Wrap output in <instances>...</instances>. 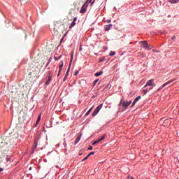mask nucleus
<instances>
[{"label": "nucleus", "instance_id": "nucleus-1", "mask_svg": "<svg viewBox=\"0 0 179 179\" xmlns=\"http://www.w3.org/2000/svg\"><path fill=\"white\" fill-rule=\"evenodd\" d=\"M71 23H69V20L64 19L59 20L55 22L54 31L55 33H64L66 31L69 27Z\"/></svg>", "mask_w": 179, "mask_h": 179}, {"label": "nucleus", "instance_id": "nucleus-2", "mask_svg": "<svg viewBox=\"0 0 179 179\" xmlns=\"http://www.w3.org/2000/svg\"><path fill=\"white\" fill-rule=\"evenodd\" d=\"M0 146V157H5L9 152V145L4 141L1 143Z\"/></svg>", "mask_w": 179, "mask_h": 179}, {"label": "nucleus", "instance_id": "nucleus-3", "mask_svg": "<svg viewBox=\"0 0 179 179\" xmlns=\"http://www.w3.org/2000/svg\"><path fill=\"white\" fill-rule=\"evenodd\" d=\"M102 107H103V104L99 105L92 113V117H96V115L99 114V112L100 111V110H101Z\"/></svg>", "mask_w": 179, "mask_h": 179}, {"label": "nucleus", "instance_id": "nucleus-4", "mask_svg": "<svg viewBox=\"0 0 179 179\" xmlns=\"http://www.w3.org/2000/svg\"><path fill=\"white\" fill-rule=\"evenodd\" d=\"M31 75H33V73L29 72V76L25 80V83L26 85H30L33 82V78H31Z\"/></svg>", "mask_w": 179, "mask_h": 179}, {"label": "nucleus", "instance_id": "nucleus-5", "mask_svg": "<svg viewBox=\"0 0 179 179\" xmlns=\"http://www.w3.org/2000/svg\"><path fill=\"white\" fill-rule=\"evenodd\" d=\"M51 80H52V73L50 72L48 76V80L45 83V85H50V83H51Z\"/></svg>", "mask_w": 179, "mask_h": 179}, {"label": "nucleus", "instance_id": "nucleus-6", "mask_svg": "<svg viewBox=\"0 0 179 179\" xmlns=\"http://www.w3.org/2000/svg\"><path fill=\"white\" fill-rule=\"evenodd\" d=\"M173 82H174V80H170L169 81L165 83L162 87L158 88V92H159V90H162L163 87H166V86H167L168 85H170V83H173Z\"/></svg>", "mask_w": 179, "mask_h": 179}, {"label": "nucleus", "instance_id": "nucleus-7", "mask_svg": "<svg viewBox=\"0 0 179 179\" xmlns=\"http://www.w3.org/2000/svg\"><path fill=\"white\" fill-rule=\"evenodd\" d=\"M154 83H155L154 79H151V80L147 81V83L144 86V89H145V87H148V86H153Z\"/></svg>", "mask_w": 179, "mask_h": 179}, {"label": "nucleus", "instance_id": "nucleus-8", "mask_svg": "<svg viewBox=\"0 0 179 179\" xmlns=\"http://www.w3.org/2000/svg\"><path fill=\"white\" fill-rule=\"evenodd\" d=\"M87 3H84L83 6H82L81 8V10H80V13H85V12H86L87 9Z\"/></svg>", "mask_w": 179, "mask_h": 179}, {"label": "nucleus", "instance_id": "nucleus-9", "mask_svg": "<svg viewBox=\"0 0 179 179\" xmlns=\"http://www.w3.org/2000/svg\"><path fill=\"white\" fill-rule=\"evenodd\" d=\"M131 103H132V101H124L122 103L123 107H125V108H128V107H129V106H131Z\"/></svg>", "mask_w": 179, "mask_h": 179}, {"label": "nucleus", "instance_id": "nucleus-10", "mask_svg": "<svg viewBox=\"0 0 179 179\" xmlns=\"http://www.w3.org/2000/svg\"><path fill=\"white\" fill-rule=\"evenodd\" d=\"M140 43L142 44L143 48H145L146 50L148 44V42L146 41H140Z\"/></svg>", "mask_w": 179, "mask_h": 179}, {"label": "nucleus", "instance_id": "nucleus-11", "mask_svg": "<svg viewBox=\"0 0 179 179\" xmlns=\"http://www.w3.org/2000/svg\"><path fill=\"white\" fill-rule=\"evenodd\" d=\"M38 145V141L37 140H36L34 143V145H33V152H34L36 151V149H37V145Z\"/></svg>", "mask_w": 179, "mask_h": 179}, {"label": "nucleus", "instance_id": "nucleus-12", "mask_svg": "<svg viewBox=\"0 0 179 179\" xmlns=\"http://www.w3.org/2000/svg\"><path fill=\"white\" fill-rule=\"evenodd\" d=\"M139 100H141V96H137V97L134 99V102L132 103L131 107H134V105L136 104L137 101H139Z\"/></svg>", "mask_w": 179, "mask_h": 179}, {"label": "nucleus", "instance_id": "nucleus-13", "mask_svg": "<svg viewBox=\"0 0 179 179\" xmlns=\"http://www.w3.org/2000/svg\"><path fill=\"white\" fill-rule=\"evenodd\" d=\"M76 17L74 18L73 21L71 22V25L69 26V29H72L76 24Z\"/></svg>", "mask_w": 179, "mask_h": 179}, {"label": "nucleus", "instance_id": "nucleus-14", "mask_svg": "<svg viewBox=\"0 0 179 179\" xmlns=\"http://www.w3.org/2000/svg\"><path fill=\"white\" fill-rule=\"evenodd\" d=\"M112 27H113V24H110L109 25H106L105 27V30H106V31H108V30H110Z\"/></svg>", "mask_w": 179, "mask_h": 179}, {"label": "nucleus", "instance_id": "nucleus-15", "mask_svg": "<svg viewBox=\"0 0 179 179\" xmlns=\"http://www.w3.org/2000/svg\"><path fill=\"white\" fill-rule=\"evenodd\" d=\"M69 75V69L67 70L66 74H65V76L63 79V81L65 82L66 80V78H68V76Z\"/></svg>", "mask_w": 179, "mask_h": 179}, {"label": "nucleus", "instance_id": "nucleus-16", "mask_svg": "<svg viewBox=\"0 0 179 179\" xmlns=\"http://www.w3.org/2000/svg\"><path fill=\"white\" fill-rule=\"evenodd\" d=\"M168 2H170V3H178L179 0H168Z\"/></svg>", "mask_w": 179, "mask_h": 179}, {"label": "nucleus", "instance_id": "nucleus-17", "mask_svg": "<svg viewBox=\"0 0 179 179\" xmlns=\"http://www.w3.org/2000/svg\"><path fill=\"white\" fill-rule=\"evenodd\" d=\"M27 2H30V0H21V5H26Z\"/></svg>", "mask_w": 179, "mask_h": 179}, {"label": "nucleus", "instance_id": "nucleus-18", "mask_svg": "<svg viewBox=\"0 0 179 179\" xmlns=\"http://www.w3.org/2000/svg\"><path fill=\"white\" fill-rule=\"evenodd\" d=\"M61 62H62V64L59 65V72H62V67L64 66V61H61Z\"/></svg>", "mask_w": 179, "mask_h": 179}, {"label": "nucleus", "instance_id": "nucleus-19", "mask_svg": "<svg viewBox=\"0 0 179 179\" xmlns=\"http://www.w3.org/2000/svg\"><path fill=\"white\" fill-rule=\"evenodd\" d=\"M153 89V87L150 88V90H148V88L145 89L143 90V92H144V94H147L148 93H149V91L150 90Z\"/></svg>", "mask_w": 179, "mask_h": 179}, {"label": "nucleus", "instance_id": "nucleus-20", "mask_svg": "<svg viewBox=\"0 0 179 179\" xmlns=\"http://www.w3.org/2000/svg\"><path fill=\"white\" fill-rule=\"evenodd\" d=\"M101 75H103V71L97 72L94 74V76H101Z\"/></svg>", "mask_w": 179, "mask_h": 179}, {"label": "nucleus", "instance_id": "nucleus-21", "mask_svg": "<svg viewBox=\"0 0 179 179\" xmlns=\"http://www.w3.org/2000/svg\"><path fill=\"white\" fill-rule=\"evenodd\" d=\"M153 48L152 45H149V43L147 45V48H145V50H152Z\"/></svg>", "mask_w": 179, "mask_h": 179}, {"label": "nucleus", "instance_id": "nucleus-22", "mask_svg": "<svg viewBox=\"0 0 179 179\" xmlns=\"http://www.w3.org/2000/svg\"><path fill=\"white\" fill-rule=\"evenodd\" d=\"M93 110V107L90 108L89 110L85 113V115H89L90 113H92V110Z\"/></svg>", "mask_w": 179, "mask_h": 179}, {"label": "nucleus", "instance_id": "nucleus-23", "mask_svg": "<svg viewBox=\"0 0 179 179\" xmlns=\"http://www.w3.org/2000/svg\"><path fill=\"white\" fill-rule=\"evenodd\" d=\"M106 134H103L101 136V137L99 138V141L101 142V141H104L106 139Z\"/></svg>", "mask_w": 179, "mask_h": 179}, {"label": "nucleus", "instance_id": "nucleus-24", "mask_svg": "<svg viewBox=\"0 0 179 179\" xmlns=\"http://www.w3.org/2000/svg\"><path fill=\"white\" fill-rule=\"evenodd\" d=\"M109 55L110 57H113V55H115V52L114 51H110V53H109Z\"/></svg>", "mask_w": 179, "mask_h": 179}, {"label": "nucleus", "instance_id": "nucleus-25", "mask_svg": "<svg viewBox=\"0 0 179 179\" xmlns=\"http://www.w3.org/2000/svg\"><path fill=\"white\" fill-rule=\"evenodd\" d=\"M99 142H101V141H100V139H99V140H97V141H95L93 143H92V145H96V144H97V143H99Z\"/></svg>", "mask_w": 179, "mask_h": 179}, {"label": "nucleus", "instance_id": "nucleus-26", "mask_svg": "<svg viewBox=\"0 0 179 179\" xmlns=\"http://www.w3.org/2000/svg\"><path fill=\"white\" fill-rule=\"evenodd\" d=\"M79 141H80V136H79L78 138H77L76 139L75 144L76 145V143H78L79 142Z\"/></svg>", "mask_w": 179, "mask_h": 179}, {"label": "nucleus", "instance_id": "nucleus-27", "mask_svg": "<svg viewBox=\"0 0 179 179\" xmlns=\"http://www.w3.org/2000/svg\"><path fill=\"white\" fill-rule=\"evenodd\" d=\"M91 2H92V0H87L85 3H86L87 6H89V3H90Z\"/></svg>", "mask_w": 179, "mask_h": 179}, {"label": "nucleus", "instance_id": "nucleus-28", "mask_svg": "<svg viewBox=\"0 0 179 179\" xmlns=\"http://www.w3.org/2000/svg\"><path fill=\"white\" fill-rule=\"evenodd\" d=\"M52 61V57H50V58L49 59V60H48V64H47V66H48V65H50V62H51Z\"/></svg>", "mask_w": 179, "mask_h": 179}, {"label": "nucleus", "instance_id": "nucleus-29", "mask_svg": "<svg viewBox=\"0 0 179 179\" xmlns=\"http://www.w3.org/2000/svg\"><path fill=\"white\" fill-rule=\"evenodd\" d=\"M97 82H99V79H96V80H95L94 81V83H93L94 86H96Z\"/></svg>", "mask_w": 179, "mask_h": 179}, {"label": "nucleus", "instance_id": "nucleus-30", "mask_svg": "<svg viewBox=\"0 0 179 179\" xmlns=\"http://www.w3.org/2000/svg\"><path fill=\"white\" fill-rule=\"evenodd\" d=\"M93 155H94V152H91L87 155V157H90V156H93Z\"/></svg>", "mask_w": 179, "mask_h": 179}, {"label": "nucleus", "instance_id": "nucleus-31", "mask_svg": "<svg viewBox=\"0 0 179 179\" xmlns=\"http://www.w3.org/2000/svg\"><path fill=\"white\" fill-rule=\"evenodd\" d=\"M40 120H41V115H39L38 117V122H40Z\"/></svg>", "mask_w": 179, "mask_h": 179}, {"label": "nucleus", "instance_id": "nucleus-32", "mask_svg": "<svg viewBox=\"0 0 179 179\" xmlns=\"http://www.w3.org/2000/svg\"><path fill=\"white\" fill-rule=\"evenodd\" d=\"M87 159H89L88 155L85 158H84L82 162H85V160H87Z\"/></svg>", "mask_w": 179, "mask_h": 179}, {"label": "nucleus", "instance_id": "nucleus-33", "mask_svg": "<svg viewBox=\"0 0 179 179\" xmlns=\"http://www.w3.org/2000/svg\"><path fill=\"white\" fill-rule=\"evenodd\" d=\"M88 150H93V147L92 146L89 147Z\"/></svg>", "mask_w": 179, "mask_h": 179}, {"label": "nucleus", "instance_id": "nucleus-34", "mask_svg": "<svg viewBox=\"0 0 179 179\" xmlns=\"http://www.w3.org/2000/svg\"><path fill=\"white\" fill-rule=\"evenodd\" d=\"M6 160H7V162H9L10 163V159H9V157H7Z\"/></svg>", "mask_w": 179, "mask_h": 179}, {"label": "nucleus", "instance_id": "nucleus-35", "mask_svg": "<svg viewBox=\"0 0 179 179\" xmlns=\"http://www.w3.org/2000/svg\"><path fill=\"white\" fill-rule=\"evenodd\" d=\"M107 23H110L111 22V20H107Z\"/></svg>", "mask_w": 179, "mask_h": 179}, {"label": "nucleus", "instance_id": "nucleus-36", "mask_svg": "<svg viewBox=\"0 0 179 179\" xmlns=\"http://www.w3.org/2000/svg\"><path fill=\"white\" fill-rule=\"evenodd\" d=\"M128 178H130V179H135V178H134V177H132V176H128Z\"/></svg>", "mask_w": 179, "mask_h": 179}, {"label": "nucleus", "instance_id": "nucleus-37", "mask_svg": "<svg viewBox=\"0 0 179 179\" xmlns=\"http://www.w3.org/2000/svg\"><path fill=\"white\" fill-rule=\"evenodd\" d=\"M95 0H94L92 3H91V6H93V4L94 3Z\"/></svg>", "mask_w": 179, "mask_h": 179}, {"label": "nucleus", "instance_id": "nucleus-38", "mask_svg": "<svg viewBox=\"0 0 179 179\" xmlns=\"http://www.w3.org/2000/svg\"><path fill=\"white\" fill-rule=\"evenodd\" d=\"M172 40H176V36H172Z\"/></svg>", "mask_w": 179, "mask_h": 179}, {"label": "nucleus", "instance_id": "nucleus-39", "mask_svg": "<svg viewBox=\"0 0 179 179\" xmlns=\"http://www.w3.org/2000/svg\"><path fill=\"white\" fill-rule=\"evenodd\" d=\"M59 58H61V56H59V58H57L56 57H55V59H59Z\"/></svg>", "mask_w": 179, "mask_h": 179}, {"label": "nucleus", "instance_id": "nucleus-40", "mask_svg": "<svg viewBox=\"0 0 179 179\" xmlns=\"http://www.w3.org/2000/svg\"><path fill=\"white\" fill-rule=\"evenodd\" d=\"M61 75V72H59V73H58V74H57V76H59Z\"/></svg>", "mask_w": 179, "mask_h": 179}, {"label": "nucleus", "instance_id": "nucleus-41", "mask_svg": "<svg viewBox=\"0 0 179 179\" xmlns=\"http://www.w3.org/2000/svg\"><path fill=\"white\" fill-rule=\"evenodd\" d=\"M80 51H82V46L80 47Z\"/></svg>", "mask_w": 179, "mask_h": 179}, {"label": "nucleus", "instance_id": "nucleus-42", "mask_svg": "<svg viewBox=\"0 0 179 179\" xmlns=\"http://www.w3.org/2000/svg\"><path fill=\"white\" fill-rule=\"evenodd\" d=\"M38 122H39L38 120H37V121H36V125H37V124H38Z\"/></svg>", "mask_w": 179, "mask_h": 179}, {"label": "nucleus", "instance_id": "nucleus-43", "mask_svg": "<svg viewBox=\"0 0 179 179\" xmlns=\"http://www.w3.org/2000/svg\"><path fill=\"white\" fill-rule=\"evenodd\" d=\"M78 73H79V72H78V71H77V72L76 73V74H78Z\"/></svg>", "mask_w": 179, "mask_h": 179}, {"label": "nucleus", "instance_id": "nucleus-44", "mask_svg": "<svg viewBox=\"0 0 179 179\" xmlns=\"http://www.w3.org/2000/svg\"><path fill=\"white\" fill-rule=\"evenodd\" d=\"M152 86H156V85H155V84H153Z\"/></svg>", "mask_w": 179, "mask_h": 179}, {"label": "nucleus", "instance_id": "nucleus-45", "mask_svg": "<svg viewBox=\"0 0 179 179\" xmlns=\"http://www.w3.org/2000/svg\"><path fill=\"white\" fill-rule=\"evenodd\" d=\"M103 60H104V59H101V60H100V61L101 62V61H103Z\"/></svg>", "mask_w": 179, "mask_h": 179}, {"label": "nucleus", "instance_id": "nucleus-46", "mask_svg": "<svg viewBox=\"0 0 179 179\" xmlns=\"http://www.w3.org/2000/svg\"><path fill=\"white\" fill-rule=\"evenodd\" d=\"M31 169H32V168H31V167H30V168H29V170H31Z\"/></svg>", "mask_w": 179, "mask_h": 179}, {"label": "nucleus", "instance_id": "nucleus-47", "mask_svg": "<svg viewBox=\"0 0 179 179\" xmlns=\"http://www.w3.org/2000/svg\"><path fill=\"white\" fill-rule=\"evenodd\" d=\"M69 66H71V63H70V64H69Z\"/></svg>", "mask_w": 179, "mask_h": 179}]
</instances>
